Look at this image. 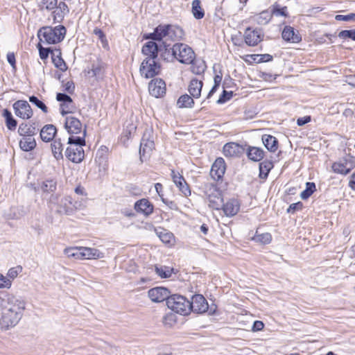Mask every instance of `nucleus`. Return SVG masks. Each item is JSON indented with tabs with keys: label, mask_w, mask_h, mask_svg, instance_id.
Returning a JSON list of instances; mask_svg holds the SVG:
<instances>
[{
	"label": "nucleus",
	"mask_w": 355,
	"mask_h": 355,
	"mask_svg": "<svg viewBox=\"0 0 355 355\" xmlns=\"http://www.w3.org/2000/svg\"><path fill=\"white\" fill-rule=\"evenodd\" d=\"M0 305L2 309L1 325L6 329L17 325L22 318L25 302L11 293H2Z\"/></svg>",
	"instance_id": "f257e3e1"
},
{
	"label": "nucleus",
	"mask_w": 355,
	"mask_h": 355,
	"mask_svg": "<svg viewBox=\"0 0 355 355\" xmlns=\"http://www.w3.org/2000/svg\"><path fill=\"white\" fill-rule=\"evenodd\" d=\"M141 51L145 58L139 67L140 74L145 78H151L160 71V65L157 62L158 46L154 41H150L144 45Z\"/></svg>",
	"instance_id": "f03ea898"
},
{
	"label": "nucleus",
	"mask_w": 355,
	"mask_h": 355,
	"mask_svg": "<svg viewBox=\"0 0 355 355\" xmlns=\"http://www.w3.org/2000/svg\"><path fill=\"white\" fill-rule=\"evenodd\" d=\"M85 135L86 130H83L81 137L71 135L69 137V146L67 148L65 155L72 162L80 163L84 158L83 146L85 145Z\"/></svg>",
	"instance_id": "7ed1b4c3"
},
{
	"label": "nucleus",
	"mask_w": 355,
	"mask_h": 355,
	"mask_svg": "<svg viewBox=\"0 0 355 355\" xmlns=\"http://www.w3.org/2000/svg\"><path fill=\"white\" fill-rule=\"evenodd\" d=\"M66 29L63 26L55 28L43 27L38 32L40 42L48 44H54L60 42L64 37Z\"/></svg>",
	"instance_id": "20e7f679"
},
{
	"label": "nucleus",
	"mask_w": 355,
	"mask_h": 355,
	"mask_svg": "<svg viewBox=\"0 0 355 355\" xmlns=\"http://www.w3.org/2000/svg\"><path fill=\"white\" fill-rule=\"evenodd\" d=\"M168 309L180 315H187L190 313V302L184 297L179 295L170 296L166 301Z\"/></svg>",
	"instance_id": "39448f33"
},
{
	"label": "nucleus",
	"mask_w": 355,
	"mask_h": 355,
	"mask_svg": "<svg viewBox=\"0 0 355 355\" xmlns=\"http://www.w3.org/2000/svg\"><path fill=\"white\" fill-rule=\"evenodd\" d=\"M205 196L209 207L219 210L223 205V199L221 191L214 184H206L204 187Z\"/></svg>",
	"instance_id": "423d86ee"
},
{
	"label": "nucleus",
	"mask_w": 355,
	"mask_h": 355,
	"mask_svg": "<svg viewBox=\"0 0 355 355\" xmlns=\"http://www.w3.org/2000/svg\"><path fill=\"white\" fill-rule=\"evenodd\" d=\"M57 189V181L54 178H47L42 180L38 183L35 191L41 194L43 198H48L49 197V202L55 203L57 200V196L54 195V192Z\"/></svg>",
	"instance_id": "0eeeda50"
},
{
	"label": "nucleus",
	"mask_w": 355,
	"mask_h": 355,
	"mask_svg": "<svg viewBox=\"0 0 355 355\" xmlns=\"http://www.w3.org/2000/svg\"><path fill=\"white\" fill-rule=\"evenodd\" d=\"M173 55L181 63L189 64L195 59V53L186 44L177 43L172 48Z\"/></svg>",
	"instance_id": "6e6552de"
},
{
	"label": "nucleus",
	"mask_w": 355,
	"mask_h": 355,
	"mask_svg": "<svg viewBox=\"0 0 355 355\" xmlns=\"http://www.w3.org/2000/svg\"><path fill=\"white\" fill-rule=\"evenodd\" d=\"M154 148L155 144L151 132L147 130L144 132L140 144L139 155L141 161H146L150 157Z\"/></svg>",
	"instance_id": "1a4fd4ad"
},
{
	"label": "nucleus",
	"mask_w": 355,
	"mask_h": 355,
	"mask_svg": "<svg viewBox=\"0 0 355 355\" xmlns=\"http://www.w3.org/2000/svg\"><path fill=\"white\" fill-rule=\"evenodd\" d=\"M12 107L15 115L22 119H28L33 114L30 105L26 101H17L14 103Z\"/></svg>",
	"instance_id": "9d476101"
},
{
	"label": "nucleus",
	"mask_w": 355,
	"mask_h": 355,
	"mask_svg": "<svg viewBox=\"0 0 355 355\" xmlns=\"http://www.w3.org/2000/svg\"><path fill=\"white\" fill-rule=\"evenodd\" d=\"M263 35L261 29L248 28L244 32L245 42L250 46H256L263 40Z\"/></svg>",
	"instance_id": "9b49d317"
},
{
	"label": "nucleus",
	"mask_w": 355,
	"mask_h": 355,
	"mask_svg": "<svg viewBox=\"0 0 355 355\" xmlns=\"http://www.w3.org/2000/svg\"><path fill=\"white\" fill-rule=\"evenodd\" d=\"M148 296L153 302H162L170 297V291L165 287H155L150 289Z\"/></svg>",
	"instance_id": "f8f14e48"
},
{
	"label": "nucleus",
	"mask_w": 355,
	"mask_h": 355,
	"mask_svg": "<svg viewBox=\"0 0 355 355\" xmlns=\"http://www.w3.org/2000/svg\"><path fill=\"white\" fill-rule=\"evenodd\" d=\"M190 311H192L197 313L206 312L209 307L206 299L202 295H193L191 302H190Z\"/></svg>",
	"instance_id": "ddd939ff"
},
{
	"label": "nucleus",
	"mask_w": 355,
	"mask_h": 355,
	"mask_svg": "<svg viewBox=\"0 0 355 355\" xmlns=\"http://www.w3.org/2000/svg\"><path fill=\"white\" fill-rule=\"evenodd\" d=\"M354 162L352 158H343L332 165V170L336 173L346 175L354 168Z\"/></svg>",
	"instance_id": "4468645a"
},
{
	"label": "nucleus",
	"mask_w": 355,
	"mask_h": 355,
	"mask_svg": "<svg viewBox=\"0 0 355 355\" xmlns=\"http://www.w3.org/2000/svg\"><path fill=\"white\" fill-rule=\"evenodd\" d=\"M171 178L176 187L184 196L187 197L191 195V190L182 175L172 170Z\"/></svg>",
	"instance_id": "2eb2a0df"
},
{
	"label": "nucleus",
	"mask_w": 355,
	"mask_h": 355,
	"mask_svg": "<svg viewBox=\"0 0 355 355\" xmlns=\"http://www.w3.org/2000/svg\"><path fill=\"white\" fill-rule=\"evenodd\" d=\"M150 94L156 98L161 97L166 92V85L162 79H154L148 85Z\"/></svg>",
	"instance_id": "dca6fc26"
},
{
	"label": "nucleus",
	"mask_w": 355,
	"mask_h": 355,
	"mask_svg": "<svg viewBox=\"0 0 355 355\" xmlns=\"http://www.w3.org/2000/svg\"><path fill=\"white\" fill-rule=\"evenodd\" d=\"M64 127L71 135L80 133L83 129V125L80 120L73 116L66 117Z\"/></svg>",
	"instance_id": "f3484780"
},
{
	"label": "nucleus",
	"mask_w": 355,
	"mask_h": 355,
	"mask_svg": "<svg viewBox=\"0 0 355 355\" xmlns=\"http://www.w3.org/2000/svg\"><path fill=\"white\" fill-rule=\"evenodd\" d=\"M225 171V164L223 158H217L212 164L210 174L214 180L220 179Z\"/></svg>",
	"instance_id": "a211bd4d"
},
{
	"label": "nucleus",
	"mask_w": 355,
	"mask_h": 355,
	"mask_svg": "<svg viewBox=\"0 0 355 355\" xmlns=\"http://www.w3.org/2000/svg\"><path fill=\"white\" fill-rule=\"evenodd\" d=\"M221 207L226 216L232 217L239 212L240 204L236 199L232 198L227 201L225 204L223 203Z\"/></svg>",
	"instance_id": "6ab92c4d"
},
{
	"label": "nucleus",
	"mask_w": 355,
	"mask_h": 355,
	"mask_svg": "<svg viewBox=\"0 0 355 355\" xmlns=\"http://www.w3.org/2000/svg\"><path fill=\"white\" fill-rule=\"evenodd\" d=\"M146 39H151L153 40L161 41L164 39L168 40L167 25H159L154 31L145 37Z\"/></svg>",
	"instance_id": "aec40b11"
},
{
	"label": "nucleus",
	"mask_w": 355,
	"mask_h": 355,
	"mask_svg": "<svg viewBox=\"0 0 355 355\" xmlns=\"http://www.w3.org/2000/svg\"><path fill=\"white\" fill-rule=\"evenodd\" d=\"M84 259H99L105 257L104 252L97 248L83 247L82 250Z\"/></svg>",
	"instance_id": "412c9836"
},
{
	"label": "nucleus",
	"mask_w": 355,
	"mask_h": 355,
	"mask_svg": "<svg viewBox=\"0 0 355 355\" xmlns=\"http://www.w3.org/2000/svg\"><path fill=\"white\" fill-rule=\"evenodd\" d=\"M135 209L137 212L148 216L152 214L153 206L147 199L144 198L135 203Z\"/></svg>",
	"instance_id": "4be33fe9"
},
{
	"label": "nucleus",
	"mask_w": 355,
	"mask_h": 355,
	"mask_svg": "<svg viewBox=\"0 0 355 355\" xmlns=\"http://www.w3.org/2000/svg\"><path fill=\"white\" fill-rule=\"evenodd\" d=\"M57 130L52 124L44 125L40 131V137L42 141L49 142L53 140L55 136Z\"/></svg>",
	"instance_id": "5701e85b"
},
{
	"label": "nucleus",
	"mask_w": 355,
	"mask_h": 355,
	"mask_svg": "<svg viewBox=\"0 0 355 355\" xmlns=\"http://www.w3.org/2000/svg\"><path fill=\"white\" fill-rule=\"evenodd\" d=\"M282 38L288 42L297 43L301 40V37L298 34L295 33L294 28L291 26H285L282 33Z\"/></svg>",
	"instance_id": "b1692460"
},
{
	"label": "nucleus",
	"mask_w": 355,
	"mask_h": 355,
	"mask_svg": "<svg viewBox=\"0 0 355 355\" xmlns=\"http://www.w3.org/2000/svg\"><path fill=\"white\" fill-rule=\"evenodd\" d=\"M202 82L197 79H192L189 85V92L193 98H198L201 95Z\"/></svg>",
	"instance_id": "393cba45"
},
{
	"label": "nucleus",
	"mask_w": 355,
	"mask_h": 355,
	"mask_svg": "<svg viewBox=\"0 0 355 355\" xmlns=\"http://www.w3.org/2000/svg\"><path fill=\"white\" fill-rule=\"evenodd\" d=\"M168 40H175L183 37V30L175 25H167Z\"/></svg>",
	"instance_id": "a878e982"
},
{
	"label": "nucleus",
	"mask_w": 355,
	"mask_h": 355,
	"mask_svg": "<svg viewBox=\"0 0 355 355\" xmlns=\"http://www.w3.org/2000/svg\"><path fill=\"white\" fill-rule=\"evenodd\" d=\"M241 147L236 143L230 142L223 146V153L226 157H234L240 154Z\"/></svg>",
	"instance_id": "bb28decb"
},
{
	"label": "nucleus",
	"mask_w": 355,
	"mask_h": 355,
	"mask_svg": "<svg viewBox=\"0 0 355 355\" xmlns=\"http://www.w3.org/2000/svg\"><path fill=\"white\" fill-rule=\"evenodd\" d=\"M248 157L252 161L258 162L263 158L264 151L261 148L250 146L248 148Z\"/></svg>",
	"instance_id": "cd10ccee"
},
{
	"label": "nucleus",
	"mask_w": 355,
	"mask_h": 355,
	"mask_svg": "<svg viewBox=\"0 0 355 355\" xmlns=\"http://www.w3.org/2000/svg\"><path fill=\"white\" fill-rule=\"evenodd\" d=\"M262 141L266 148L270 152L277 150V141L275 137L265 135L262 137Z\"/></svg>",
	"instance_id": "c85d7f7f"
},
{
	"label": "nucleus",
	"mask_w": 355,
	"mask_h": 355,
	"mask_svg": "<svg viewBox=\"0 0 355 355\" xmlns=\"http://www.w3.org/2000/svg\"><path fill=\"white\" fill-rule=\"evenodd\" d=\"M36 146V142L33 136L23 137L19 141V146L24 151H30Z\"/></svg>",
	"instance_id": "c756f323"
},
{
	"label": "nucleus",
	"mask_w": 355,
	"mask_h": 355,
	"mask_svg": "<svg viewBox=\"0 0 355 355\" xmlns=\"http://www.w3.org/2000/svg\"><path fill=\"white\" fill-rule=\"evenodd\" d=\"M272 18V13L268 10H263L261 12L254 15L253 20L258 24L266 25L267 24Z\"/></svg>",
	"instance_id": "7c9ffc66"
},
{
	"label": "nucleus",
	"mask_w": 355,
	"mask_h": 355,
	"mask_svg": "<svg viewBox=\"0 0 355 355\" xmlns=\"http://www.w3.org/2000/svg\"><path fill=\"white\" fill-rule=\"evenodd\" d=\"M83 247H71L64 249V254L69 258H74L76 259L83 260V254L82 250Z\"/></svg>",
	"instance_id": "2f4dec72"
},
{
	"label": "nucleus",
	"mask_w": 355,
	"mask_h": 355,
	"mask_svg": "<svg viewBox=\"0 0 355 355\" xmlns=\"http://www.w3.org/2000/svg\"><path fill=\"white\" fill-rule=\"evenodd\" d=\"M51 150L52 153L54 157L59 160L63 157L62 155V144L61 143L60 139H54L53 143L51 144Z\"/></svg>",
	"instance_id": "473e14b6"
},
{
	"label": "nucleus",
	"mask_w": 355,
	"mask_h": 355,
	"mask_svg": "<svg viewBox=\"0 0 355 355\" xmlns=\"http://www.w3.org/2000/svg\"><path fill=\"white\" fill-rule=\"evenodd\" d=\"M3 116L6 119V125L10 130H15L17 127V121L13 118L11 112L7 109L3 110Z\"/></svg>",
	"instance_id": "72a5a7b5"
},
{
	"label": "nucleus",
	"mask_w": 355,
	"mask_h": 355,
	"mask_svg": "<svg viewBox=\"0 0 355 355\" xmlns=\"http://www.w3.org/2000/svg\"><path fill=\"white\" fill-rule=\"evenodd\" d=\"M37 5L41 10L51 11L58 7L57 0H37Z\"/></svg>",
	"instance_id": "f704fd0d"
},
{
	"label": "nucleus",
	"mask_w": 355,
	"mask_h": 355,
	"mask_svg": "<svg viewBox=\"0 0 355 355\" xmlns=\"http://www.w3.org/2000/svg\"><path fill=\"white\" fill-rule=\"evenodd\" d=\"M252 240L256 243L265 245L270 243L272 236L268 232L259 233L258 231H257L254 236L252 237Z\"/></svg>",
	"instance_id": "c9c22d12"
},
{
	"label": "nucleus",
	"mask_w": 355,
	"mask_h": 355,
	"mask_svg": "<svg viewBox=\"0 0 355 355\" xmlns=\"http://www.w3.org/2000/svg\"><path fill=\"white\" fill-rule=\"evenodd\" d=\"M155 272L161 278H168L171 276L173 268L165 266H156Z\"/></svg>",
	"instance_id": "e433bc0d"
},
{
	"label": "nucleus",
	"mask_w": 355,
	"mask_h": 355,
	"mask_svg": "<svg viewBox=\"0 0 355 355\" xmlns=\"http://www.w3.org/2000/svg\"><path fill=\"white\" fill-rule=\"evenodd\" d=\"M18 132L21 136H24V137H30L35 134L36 129L35 127L21 123L18 128Z\"/></svg>",
	"instance_id": "4c0bfd02"
},
{
	"label": "nucleus",
	"mask_w": 355,
	"mask_h": 355,
	"mask_svg": "<svg viewBox=\"0 0 355 355\" xmlns=\"http://www.w3.org/2000/svg\"><path fill=\"white\" fill-rule=\"evenodd\" d=\"M192 13L194 17L197 19H202L205 12L203 9L201 8L200 0H193L192 2Z\"/></svg>",
	"instance_id": "58836bf2"
},
{
	"label": "nucleus",
	"mask_w": 355,
	"mask_h": 355,
	"mask_svg": "<svg viewBox=\"0 0 355 355\" xmlns=\"http://www.w3.org/2000/svg\"><path fill=\"white\" fill-rule=\"evenodd\" d=\"M193 104V98L187 94L181 96L177 101L179 107H191Z\"/></svg>",
	"instance_id": "ea45409f"
},
{
	"label": "nucleus",
	"mask_w": 355,
	"mask_h": 355,
	"mask_svg": "<svg viewBox=\"0 0 355 355\" xmlns=\"http://www.w3.org/2000/svg\"><path fill=\"white\" fill-rule=\"evenodd\" d=\"M272 167L273 164L270 161H263L261 162L259 164L260 177L262 178H266Z\"/></svg>",
	"instance_id": "a19ab883"
},
{
	"label": "nucleus",
	"mask_w": 355,
	"mask_h": 355,
	"mask_svg": "<svg viewBox=\"0 0 355 355\" xmlns=\"http://www.w3.org/2000/svg\"><path fill=\"white\" fill-rule=\"evenodd\" d=\"M191 64H192L191 71L196 74H200L203 73L206 68L205 64L202 60H193Z\"/></svg>",
	"instance_id": "79ce46f5"
},
{
	"label": "nucleus",
	"mask_w": 355,
	"mask_h": 355,
	"mask_svg": "<svg viewBox=\"0 0 355 355\" xmlns=\"http://www.w3.org/2000/svg\"><path fill=\"white\" fill-rule=\"evenodd\" d=\"M75 109L71 98L70 97V102L65 101L60 104L61 114L64 115L68 113H71Z\"/></svg>",
	"instance_id": "37998d69"
},
{
	"label": "nucleus",
	"mask_w": 355,
	"mask_h": 355,
	"mask_svg": "<svg viewBox=\"0 0 355 355\" xmlns=\"http://www.w3.org/2000/svg\"><path fill=\"white\" fill-rule=\"evenodd\" d=\"M315 189V185L313 182H307L306 184V189L304 190L300 196L302 199L308 198L314 191Z\"/></svg>",
	"instance_id": "c03bdc74"
},
{
	"label": "nucleus",
	"mask_w": 355,
	"mask_h": 355,
	"mask_svg": "<svg viewBox=\"0 0 355 355\" xmlns=\"http://www.w3.org/2000/svg\"><path fill=\"white\" fill-rule=\"evenodd\" d=\"M160 240L166 243L169 244L173 240V235L171 232H168L166 230L161 231L157 233Z\"/></svg>",
	"instance_id": "a18cd8bd"
},
{
	"label": "nucleus",
	"mask_w": 355,
	"mask_h": 355,
	"mask_svg": "<svg viewBox=\"0 0 355 355\" xmlns=\"http://www.w3.org/2000/svg\"><path fill=\"white\" fill-rule=\"evenodd\" d=\"M105 67L102 63H97L92 66V71L93 75L97 78H101L104 73Z\"/></svg>",
	"instance_id": "49530a36"
},
{
	"label": "nucleus",
	"mask_w": 355,
	"mask_h": 355,
	"mask_svg": "<svg viewBox=\"0 0 355 355\" xmlns=\"http://www.w3.org/2000/svg\"><path fill=\"white\" fill-rule=\"evenodd\" d=\"M272 15L275 16H287V8L286 6L281 8L278 4H275L271 11Z\"/></svg>",
	"instance_id": "de8ad7c7"
},
{
	"label": "nucleus",
	"mask_w": 355,
	"mask_h": 355,
	"mask_svg": "<svg viewBox=\"0 0 355 355\" xmlns=\"http://www.w3.org/2000/svg\"><path fill=\"white\" fill-rule=\"evenodd\" d=\"M29 101L32 103L33 104L35 105L38 108L41 109L43 112L47 113L48 112V108L45 105V104L39 100L36 96H32L29 97Z\"/></svg>",
	"instance_id": "09e8293b"
},
{
	"label": "nucleus",
	"mask_w": 355,
	"mask_h": 355,
	"mask_svg": "<svg viewBox=\"0 0 355 355\" xmlns=\"http://www.w3.org/2000/svg\"><path fill=\"white\" fill-rule=\"evenodd\" d=\"M52 62L54 64L55 67L56 68L59 69L60 70H61L62 71H64L67 70V64L64 62V61L63 60V59L61 58V56L58 57V58L57 57L53 58V59H52Z\"/></svg>",
	"instance_id": "8fccbe9b"
},
{
	"label": "nucleus",
	"mask_w": 355,
	"mask_h": 355,
	"mask_svg": "<svg viewBox=\"0 0 355 355\" xmlns=\"http://www.w3.org/2000/svg\"><path fill=\"white\" fill-rule=\"evenodd\" d=\"M37 48L39 50L40 57L42 60H46L51 53V48H44L42 46L41 42L38 43Z\"/></svg>",
	"instance_id": "3c124183"
},
{
	"label": "nucleus",
	"mask_w": 355,
	"mask_h": 355,
	"mask_svg": "<svg viewBox=\"0 0 355 355\" xmlns=\"http://www.w3.org/2000/svg\"><path fill=\"white\" fill-rule=\"evenodd\" d=\"M12 286L11 279L7 277V276H4L2 274H0V288H10Z\"/></svg>",
	"instance_id": "603ef678"
},
{
	"label": "nucleus",
	"mask_w": 355,
	"mask_h": 355,
	"mask_svg": "<svg viewBox=\"0 0 355 355\" xmlns=\"http://www.w3.org/2000/svg\"><path fill=\"white\" fill-rule=\"evenodd\" d=\"M340 38H350L355 40V29L354 30H345L340 32L338 35Z\"/></svg>",
	"instance_id": "864d4df0"
},
{
	"label": "nucleus",
	"mask_w": 355,
	"mask_h": 355,
	"mask_svg": "<svg viewBox=\"0 0 355 355\" xmlns=\"http://www.w3.org/2000/svg\"><path fill=\"white\" fill-rule=\"evenodd\" d=\"M61 206L58 209V211L60 213H69V208L67 207L68 204H71V199L70 198H64L61 201Z\"/></svg>",
	"instance_id": "5fc2aeb1"
},
{
	"label": "nucleus",
	"mask_w": 355,
	"mask_h": 355,
	"mask_svg": "<svg viewBox=\"0 0 355 355\" xmlns=\"http://www.w3.org/2000/svg\"><path fill=\"white\" fill-rule=\"evenodd\" d=\"M21 270V268L17 267V268H11L8 270L7 272V277L11 279V282H12V280L15 279L19 272Z\"/></svg>",
	"instance_id": "6e6d98bb"
},
{
	"label": "nucleus",
	"mask_w": 355,
	"mask_h": 355,
	"mask_svg": "<svg viewBox=\"0 0 355 355\" xmlns=\"http://www.w3.org/2000/svg\"><path fill=\"white\" fill-rule=\"evenodd\" d=\"M232 92H227L225 90L223 91V94L220 96L218 100L217 101V103L223 104L225 103L227 101H229L232 96Z\"/></svg>",
	"instance_id": "4d7b16f0"
},
{
	"label": "nucleus",
	"mask_w": 355,
	"mask_h": 355,
	"mask_svg": "<svg viewBox=\"0 0 355 355\" xmlns=\"http://www.w3.org/2000/svg\"><path fill=\"white\" fill-rule=\"evenodd\" d=\"M221 80V76L218 75L214 77V85L207 94V98H209L213 95V94L216 91V89L218 87Z\"/></svg>",
	"instance_id": "13d9d810"
},
{
	"label": "nucleus",
	"mask_w": 355,
	"mask_h": 355,
	"mask_svg": "<svg viewBox=\"0 0 355 355\" xmlns=\"http://www.w3.org/2000/svg\"><path fill=\"white\" fill-rule=\"evenodd\" d=\"M335 19L337 21H352L355 19V14L350 13L347 15H337L335 17Z\"/></svg>",
	"instance_id": "bf43d9fd"
},
{
	"label": "nucleus",
	"mask_w": 355,
	"mask_h": 355,
	"mask_svg": "<svg viewBox=\"0 0 355 355\" xmlns=\"http://www.w3.org/2000/svg\"><path fill=\"white\" fill-rule=\"evenodd\" d=\"M311 121V116H305L304 117L298 118L297 120V124L299 126L304 125L306 124L307 123Z\"/></svg>",
	"instance_id": "052dcab7"
},
{
	"label": "nucleus",
	"mask_w": 355,
	"mask_h": 355,
	"mask_svg": "<svg viewBox=\"0 0 355 355\" xmlns=\"http://www.w3.org/2000/svg\"><path fill=\"white\" fill-rule=\"evenodd\" d=\"M56 99L62 103H64L68 101V102H70V96L67 94H62V93H58L56 96Z\"/></svg>",
	"instance_id": "680f3d73"
},
{
	"label": "nucleus",
	"mask_w": 355,
	"mask_h": 355,
	"mask_svg": "<svg viewBox=\"0 0 355 355\" xmlns=\"http://www.w3.org/2000/svg\"><path fill=\"white\" fill-rule=\"evenodd\" d=\"M263 327H264V324L261 321L257 320L253 324L252 331H261V329H263Z\"/></svg>",
	"instance_id": "e2e57ef3"
},
{
	"label": "nucleus",
	"mask_w": 355,
	"mask_h": 355,
	"mask_svg": "<svg viewBox=\"0 0 355 355\" xmlns=\"http://www.w3.org/2000/svg\"><path fill=\"white\" fill-rule=\"evenodd\" d=\"M7 60L13 68L15 67V57L13 53H8L7 54Z\"/></svg>",
	"instance_id": "0e129e2a"
},
{
	"label": "nucleus",
	"mask_w": 355,
	"mask_h": 355,
	"mask_svg": "<svg viewBox=\"0 0 355 355\" xmlns=\"http://www.w3.org/2000/svg\"><path fill=\"white\" fill-rule=\"evenodd\" d=\"M94 33L96 35H97L102 41L105 38V35H104L103 32L99 28H95L94 30Z\"/></svg>",
	"instance_id": "69168bd1"
},
{
	"label": "nucleus",
	"mask_w": 355,
	"mask_h": 355,
	"mask_svg": "<svg viewBox=\"0 0 355 355\" xmlns=\"http://www.w3.org/2000/svg\"><path fill=\"white\" fill-rule=\"evenodd\" d=\"M346 81L349 85L355 87V74L347 76Z\"/></svg>",
	"instance_id": "338daca9"
},
{
	"label": "nucleus",
	"mask_w": 355,
	"mask_h": 355,
	"mask_svg": "<svg viewBox=\"0 0 355 355\" xmlns=\"http://www.w3.org/2000/svg\"><path fill=\"white\" fill-rule=\"evenodd\" d=\"M349 185L352 188V189L355 191V173L352 175L351 180L349 182Z\"/></svg>",
	"instance_id": "774afa93"
}]
</instances>
